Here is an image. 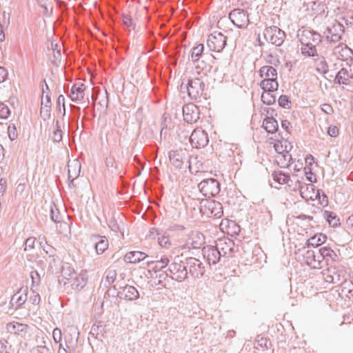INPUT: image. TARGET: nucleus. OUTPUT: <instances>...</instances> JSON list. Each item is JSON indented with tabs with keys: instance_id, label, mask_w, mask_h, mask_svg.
Wrapping results in <instances>:
<instances>
[{
	"instance_id": "nucleus-1",
	"label": "nucleus",
	"mask_w": 353,
	"mask_h": 353,
	"mask_svg": "<svg viewBox=\"0 0 353 353\" xmlns=\"http://www.w3.org/2000/svg\"><path fill=\"white\" fill-rule=\"evenodd\" d=\"M168 272L170 273V277L177 282H183L188 278L185 261H182L179 256H176L169 265Z\"/></svg>"
},
{
	"instance_id": "nucleus-2",
	"label": "nucleus",
	"mask_w": 353,
	"mask_h": 353,
	"mask_svg": "<svg viewBox=\"0 0 353 353\" xmlns=\"http://www.w3.org/2000/svg\"><path fill=\"white\" fill-rule=\"evenodd\" d=\"M201 205V214L208 217L220 219L223 215L222 204L214 199H205Z\"/></svg>"
},
{
	"instance_id": "nucleus-3",
	"label": "nucleus",
	"mask_w": 353,
	"mask_h": 353,
	"mask_svg": "<svg viewBox=\"0 0 353 353\" xmlns=\"http://www.w3.org/2000/svg\"><path fill=\"white\" fill-rule=\"evenodd\" d=\"M200 192L205 197H214L221 191V185L216 179L208 178L203 179L199 184Z\"/></svg>"
},
{
	"instance_id": "nucleus-4",
	"label": "nucleus",
	"mask_w": 353,
	"mask_h": 353,
	"mask_svg": "<svg viewBox=\"0 0 353 353\" xmlns=\"http://www.w3.org/2000/svg\"><path fill=\"white\" fill-rule=\"evenodd\" d=\"M263 35L267 41L276 46H281L285 39V32L275 26L266 28Z\"/></svg>"
},
{
	"instance_id": "nucleus-5",
	"label": "nucleus",
	"mask_w": 353,
	"mask_h": 353,
	"mask_svg": "<svg viewBox=\"0 0 353 353\" xmlns=\"http://www.w3.org/2000/svg\"><path fill=\"white\" fill-rule=\"evenodd\" d=\"M188 96L192 99H197L203 95H206L205 91V83L200 78L189 79L185 85Z\"/></svg>"
},
{
	"instance_id": "nucleus-6",
	"label": "nucleus",
	"mask_w": 353,
	"mask_h": 353,
	"mask_svg": "<svg viewBox=\"0 0 353 353\" xmlns=\"http://www.w3.org/2000/svg\"><path fill=\"white\" fill-rule=\"evenodd\" d=\"M227 37L221 32H214L208 38L207 45L210 50L221 52L227 44Z\"/></svg>"
},
{
	"instance_id": "nucleus-7",
	"label": "nucleus",
	"mask_w": 353,
	"mask_h": 353,
	"mask_svg": "<svg viewBox=\"0 0 353 353\" xmlns=\"http://www.w3.org/2000/svg\"><path fill=\"white\" fill-rule=\"evenodd\" d=\"M229 19L236 28L240 29L247 28L250 23L248 12L243 9L232 10L229 14Z\"/></svg>"
},
{
	"instance_id": "nucleus-8",
	"label": "nucleus",
	"mask_w": 353,
	"mask_h": 353,
	"mask_svg": "<svg viewBox=\"0 0 353 353\" xmlns=\"http://www.w3.org/2000/svg\"><path fill=\"white\" fill-rule=\"evenodd\" d=\"M185 263L188 274L194 279L201 278L205 274V267L199 259L195 257H187Z\"/></svg>"
},
{
	"instance_id": "nucleus-9",
	"label": "nucleus",
	"mask_w": 353,
	"mask_h": 353,
	"mask_svg": "<svg viewBox=\"0 0 353 353\" xmlns=\"http://www.w3.org/2000/svg\"><path fill=\"white\" fill-rule=\"evenodd\" d=\"M216 248L223 256V263L236 252L235 244L233 240L229 238L219 239L216 241Z\"/></svg>"
},
{
	"instance_id": "nucleus-10",
	"label": "nucleus",
	"mask_w": 353,
	"mask_h": 353,
	"mask_svg": "<svg viewBox=\"0 0 353 353\" xmlns=\"http://www.w3.org/2000/svg\"><path fill=\"white\" fill-rule=\"evenodd\" d=\"M344 32L345 29L343 24L335 21L326 28V31L325 32V39L328 42L335 43L342 39Z\"/></svg>"
},
{
	"instance_id": "nucleus-11",
	"label": "nucleus",
	"mask_w": 353,
	"mask_h": 353,
	"mask_svg": "<svg viewBox=\"0 0 353 353\" xmlns=\"http://www.w3.org/2000/svg\"><path fill=\"white\" fill-rule=\"evenodd\" d=\"M297 37L301 44H319L322 39L319 33L312 29L299 30Z\"/></svg>"
},
{
	"instance_id": "nucleus-12",
	"label": "nucleus",
	"mask_w": 353,
	"mask_h": 353,
	"mask_svg": "<svg viewBox=\"0 0 353 353\" xmlns=\"http://www.w3.org/2000/svg\"><path fill=\"white\" fill-rule=\"evenodd\" d=\"M190 141L194 148H203L208 144V135L205 130L197 128L192 132L190 137Z\"/></svg>"
},
{
	"instance_id": "nucleus-13",
	"label": "nucleus",
	"mask_w": 353,
	"mask_h": 353,
	"mask_svg": "<svg viewBox=\"0 0 353 353\" xmlns=\"http://www.w3.org/2000/svg\"><path fill=\"white\" fill-rule=\"evenodd\" d=\"M183 120L188 123H195L200 118L199 108L193 104L188 103L183 107Z\"/></svg>"
},
{
	"instance_id": "nucleus-14",
	"label": "nucleus",
	"mask_w": 353,
	"mask_h": 353,
	"mask_svg": "<svg viewBox=\"0 0 353 353\" xmlns=\"http://www.w3.org/2000/svg\"><path fill=\"white\" fill-rule=\"evenodd\" d=\"M202 252L203 257L207 260L210 265H216L221 262L223 259L221 254H220L216 246H204L202 249Z\"/></svg>"
},
{
	"instance_id": "nucleus-15",
	"label": "nucleus",
	"mask_w": 353,
	"mask_h": 353,
	"mask_svg": "<svg viewBox=\"0 0 353 353\" xmlns=\"http://www.w3.org/2000/svg\"><path fill=\"white\" fill-rule=\"evenodd\" d=\"M117 296L121 299L134 301L139 298V292L133 285H125L124 287L119 288Z\"/></svg>"
},
{
	"instance_id": "nucleus-16",
	"label": "nucleus",
	"mask_w": 353,
	"mask_h": 353,
	"mask_svg": "<svg viewBox=\"0 0 353 353\" xmlns=\"http://www.w3.org/2000/svg\"><path fill=\"white\" fill-rule=\"evenodd\" d=\"M28 299V289L20 288L11 298L9 303L10 309L17 310L21 307Z\"/></svg>"
},
{
	"instance_id": "nucleus-17",
	"label": "nucleus",
	"mask_w": 353,
	"mask_h": 353,
	"mask_svg": "<svg viewBox=\"0 0 353 353\" xmlns=\"http://www.w3.org/2000/svg\"><path fill=\"white\" fill-rule=\"evenodd\" d=\"M90 239L94 243V249L97 254H103L108 248V240L105 236L92 234Z\"/></svg>"
},
{
	"instance_id": "nucleus-18",
	"label": "nucleus",
	"mask_w": 353,
	"mask_h": 353,
	"mask_svg": "<svg viewBox=\"0 0 353 353\" xmlns=\"http://www.w3.org/2000/svg\"><path fill=\"white\" fill-rule=\"evenodd\" d=\"M296 186L299 188L301 197L305 200H314V185L305 184L299 180L296 182Z\"/></svg>"
},
{
	"instance_id": "nucleus-19",
	"label": "nucleus",
	"mask_w": 353,
	"mask_h": 353,
	"mask_svg": "<svg viewBox=\"0 0 353 353\" xmlns=\"http://www.w3.org/2000/svg\"><path fill=\"white\" fill-rule=\"evenodd\" d=\"M88 275L86 270H82L80 274H76L73 279L70 281L71 287L76 290H81L87 284Z\"/></svg>"
},
{
	"instance_id": "nucleus-20",
	"label": "nucleus",
	"mask_w": 353,
	"mask_h": 353,
	"mask_svg": "<svg viewBox=\"0 0 353 353\" xmlns=\"http://www.w3.org/2000/svg\"><path fill=\"white\" fill-rule=\"evenodd\" d=\"M169 159L170 163L179 169L182 168L184 161L188 159L182 150H171L169 152Z\"/></svg>"
},
{
	"instance_id": "nucleus-21",
	"label": "nucleus",
	"mask_w": 353,
	"mask_h": 353,
	"mask_svg": "<svg viewBox=\"0 0 353 353\" xmlns=\"http://www.w3.org/2000/svg\"><path fill=\"white\" fill-rule=\"evenodd\" d=\"M85 85L83 83L74 84L70 90V97L72 101H81L84 98Z\"/></svg>"
},
{
	"instance_id": "nucleus-22",
	"label": "nucleus",
	"mask_w": 353,
	"mask_h": 353,
	"mask_svg": "<svg viewBox=\"0 0 353 353\" xmlns=\"http://www.w3.org/2000/svg\"><path fill=\"white\" fill-rule=\"evenodd\" d=\"M51 98L50 96L47 94L45 96V98L41 99V108L40 111V114L43 121H47L50 119L51 116Z\"/></svg>"
},
{
	"instance_id": "nucleus-23",
	"label": "nucleus",
	"mask_w": 353,
	"mask_h": 353,
	"mask_svg": "<svg viewBox=\"0 0 353 353\" xmlns=\"http://www.w3.org/2000/svg\"><path fill=\"white\" fill-rule=\"evenodd\" d=\"M146 257H148V255L143 252L132 251L125 255L124 261L131 263H137L143 261Z\"/></svg>"
},
{
	"instance_id": "nucleus-24",
	"label": "nucleus",
	"mask_w": 353,
	"mask_h": 353,
	"mask_svg": "<svg viewBox=\"0 0 353 353\" xmlns=\"http://www.w3.org/2000/svg\"><path fill=\"white\" fill-rule=\"evenodd\" d=\"M262 126L269 134H274L279 129L278 121L274 117H266L263 121Z\"/></svg>"
},
{
	"instance_id": "nucleus-25",
	"label": "nucleus",
	"mask_w": 353,
	"mask_h": 353,
	"mask_svg": "<svg viewBox=\"0 0 353 353\" xmlns=\"http://www.w3.org/2000/svg\"><path fill=\"white\" fill-rule=\"evenodd\" d=\"M350 78L351 74L350 71L347 68H343L337 72L334 82L339 85H347Z\"/></svg>"
},
{
	"instance_id": "nucleus-26",
	"label": "nucleus",
	"mask_w": 353,
	"mask_h": 353,
	"mask_svg": "<svg viewBox=\"0 0 353 353\" xmlns=\"http://www.w3.org/2000/svg\"><path fill=\"white\" fill-rule=\"evenodd\" d=\"M261 78L277 79V70L272 65H264L259 70Z\"/></svg>"
},
{
	"instance_id": "nucleus-27",
	"label": "nucleus",
	"mask_w": 353,
	"mask_h": 353,
	"mask_svg": "<svg viewBox=\"0 0 353 353\" xmlns=\"http://www.w3.org/2000/svg\"><path fill=\"white\" fill-rule=\"evenodd\" d=\"M259 85L264 91L275 92L279 88L277 79H272V78L263 79Z\"/></svg>"
},
{
	"instance_id": "nucleus-28",
	"label": "nucleus",
	"mask_w": 353,
	"mask_h": 353,
	"mask_svg": "<svg viewBox=\"0 0 353 353\" xmlns=\"http://www.w3.org/2000/svg\"><path fill=\"white\" fill-rule=\"evenodd\" d=\"M326 240L327 236L323 233H319L310 237L307 241L306 245H307V247H318L319 245H321V244L325 243Z\"/></svg>"
},
{
	"instance_id": "nucleus-29",
	"label": "nucleus",
	"mask_w": 353,
	"mask_h": 353,
	"mask_svg": "<svg viewBox=\"0 0 353 353\" xmlns=\"http://www.w3.org/2000/svg\"><path fill=\"white\" fill-rule=\"evenodd\" d=\"M28 325L20 323L18 322H11L6 325V329L8 332L19 334L20 332H26Z\"/></svg>"
},
{
	"instance_id": "nucleus-30",
	"label": "nucleus",
	"mask_w": 353,
	"mask_h": 353,
	"mask_svg": "<svg viewBox=\"0 0 353 353\" xmlns=\"http://www.w3.org/2000/svg\"><path fill=\"white\" fill-rule=\"evenodd\" d=\"M271 345V342L269 339L260 336H257L254 343L255 349L263 351L269 350Z\"/></svg>"
},
{
	"instance_id": "nucleus-31",
	"label": "nucleus",
	"mask_w": 353,
	"mask_h": 353,
	"mask_svg": "<svg viewBox=\"0 0 353 353\" xmlns=\"http://www.w3.org/2000/svg\"><path fill=\"white\" fill-rule=\"evenodd\" d=\"M189 240H191V242H188V243L193 249L200 248L204 243L203 235L198 232L192 233Z\"/></svg>"
},
{
	"instance_id": "nucleus-32",
	"label": "nucleus",
	"mask_w": 353,
	"mask_h": 353,
	"mask_svg": "<svg viewBox=\"0 0 353 353\" xmlns=\"http://www.w3.org/2000/svg\"><path fill=\"white\" fill-rule=\"evenodd\" d=\"M105 327L103 321H99L92 326L90 333L94 336L96 339L101 338L103 336V332H105Z\"/></svg>"
},
{
	"instance_id": "nucleus-33",
	"label": "nucleus",
	"mask_w": 353,
	"mask_h": 353,
	"mask_svg": "<svg viewBox=\"0 0 353 353\" xmlns=\"http://www.w3.org/2000/svg\"><path fill=\"white\" fill-rule=\"evenodd\" d=\"M318 44L309 43V44H301V53L310 57H316L318 55L316 50V46Z\"/></svg>"
},
{
	"instance_id": "nucleus-34",
	"label": "nucleus",
	"mask_w": 353,
	"mask_h": 353,
	"mask_svg": "<svg viewBox=\"0 0 353 353\" xmlns=\"http://www.w3.org/2000/svg\"><path fill=\"white\" fill-rule=\"evenodd\" d=\"M276 161L281 168H288L292 163V157L289 154V150H285V153L283 154L278 155Z\"/></svg>"
},
{
	"instance_id": "nucleus-35",
	"label": "nucleus",
	"mask_w": 353,
	"mask_h": 353,
	"mask_svg": "<svg viewBox=\"0 0 353 353\" xmlns=\"http://www.w3.org/2000/svg\"><path fill=\"white\" fill-rule=\"evenodd\" d=\"M274 181L279 184H285L290 181L289 174L284 173L282 171H274L272 174Z\"/></svg>"
},
{
	"instance_id": "nucleus-36",
	"label": "nucleus",
	"mask_w": 353,
	"mask_h": 353,
	"mask_svg": "<svg viewBox=\"0 0 353 353\" xmlns=\"http://www.w3.org/2000/svg\"><path fill=\"white\" fill-rule=\"evenodd\" d=\"M169 259L167 257H162L160 260L157 261H148L147 264L148 266H150L152 264L154 265L152 267V270L155 272L161 270L163 268L166 266H169Z\"/></svg>"
},
{
	"instance_id": "nucleus-37",
	"label": "nucleus",
	"mask_w": 353,
	"mask_h": 353,
	"mask_svg": "<svg viewBox=\"0 0 353 353\" xmlns=\"http://www.w3.org/2000/svg\"><path fill=\"white\" fill-rule=\"evenodd\" d=\"M204 46L203 44H198L193 47L191 50V60L196 62L197 60L202 59L203 57Z\"/></svg>"
},
{
	"instance_id": "nucleus-38",
	"label": "nucleus",
	"mask_w": 353,
	"mask_h": 353,
	"mask_svg": "<svg viewBox=\"0 0 353 353\" xmlns=\"http://www.w3.org/2000/svg\"><path fill=\"white\" fill-rule=\"evenodd\" d=\"M323 217L332 227H337L340 225L339 219L334 212L325 210L323 213Z\"/></svg>"
},
{
	"instance_id": "nucleus-39",
	"label": "nucleus",
	"mask_w": 353,
	"mask_h": 353,
	"mask_svg": "<svg viewBox=\"0 0 353 353\" xmlns=\"http://www.w3.org/2000/svg\"><path fill=\"white\" fill-rule=\"evenodd\" d=\"M331 252H332V250L330 247L321 248L317 252V261L321 262V260H325L328 262Z\"/></svg>"
},
{
	"instance_id": "nucleus-40",
	"label": "nucleus",
	"mask_w": 353,
	"mask_h": 353,
	"mask_svg": "<svg viewBox=\"0 0 353 353\" xmlns=\"http://www.w3.org/2000/svg\"><path fill=\"white\" fill-rule=\"evenodd\" d=\"M50 217L54 223H61L62 221L60 212L53 202L50 205Z\"/></svg>"
},
{
	"instance_id": "nucleus-41",
	"label": "nucleus",
	"mask_w": 353,
	"mask_h": 353,
	"mask_svg": "<svg viewBox=\"0 0 353 353\" xmlns=\"http://www.w3.org/2000/svg\"><path fill=\"white\" fill-rule=\"evenodd\" d=\"M77 272L70 265H63L61 268V277L65 280L72 281Z\"/></svg>"
},
{
	"instance_id": "nucleus-42",
	"label": "nucleus",
	"mask_w": 353,
	"mask_h": 353,
	"mask_svg": "<svg viewBox=\"0 0 353 353\" xmlns=\"http://www.w3.org/2000/svg\"><path fill=\"white\" fill-rule=\"evenodd\" d=\"M272 92L264 91L261 94V101L266 105H270L276 102V97L272 93Z\"/></svg>"
},
{
	"instance_id": "nucleus-43",
	"label": "nucleus",
	"mask_w": 353,
	"mask_h": 353,
	"mask_svg": "<svg viewBox=\"0 0 353 353\" xmlns=\"http://www.w3.org/2000/svg\"><path fill=\"white\" fill-rule=\"evenodd\" d=\"M192 63L196 69L201 70V71L203 72L205 74L211 72L212 66L210 64H207L205 60L200 59L197 60V61Z\"/></svg>"
},
{
	"instance_id": "nucleus-44",
	"label": "nucleus",
	"mask_w": 353,
	"mask_h": 353,
	"mask_svg": "<svg viewBox=\"0 0 353 353\" xmlns=\"http://www.w3.org/2000/svg\"><path fill=\"white\" fill-rule=\"evenodd\" d=\"M329 274L325 277V281L329 283H336L341 281V275L334 270H328Z\"/></svg>"
},
{
	"instance_id": "nucleus-45",
	"label": "nucleus",
	"mask_w": 353,
	"mask_h": 353,
	"mask_svg": "<svg viewBox=\"0 0 353 353\" xmlns=\"http://www.w3.org/2000/svg\"><path fill=\"white\" fill-rule=\"evenodd\" d=\"M72 165H68V187L70 188H74L75 185L74 183V180L76 179L79 175V168L77 171H75L74 174H72Z\"/></svg>"
},
{
	"instance_id": "nucleus-46",
	"label": "nucleus",
	"mask_w": 353,
	"mask_h": 353,
	"mask_svg": "<svg viewBox=\"0 0 353 353\" xmlns=\"http://www.w3.org/2000/svg\"><path fill=\"white\" fill-rule=\"evenodd\" d=\"M187 161L189 164L188 168L190 170V172L191 173H193L192 169H193V164L195 165L196 168L200 169L203 168V163L201 161L198 160V157H190L188 158Z\"/></svg>"
},
{
	"instance_id": "nucleus-47",
	"label": "nucleus",
	"mask_w": 353,
	"mask_h": 353,
	"mask_svg": "<svg viewBox=\"0 0 353 353\" xmlns=\"http://www.w3.org/2000/svg\"><path fill=\"white\" fill-rule=\"evenodd\" d=\"M205 199H199V198H191L189 200L188 205L192 208L193 210H196V208L199 209V212L201 213V205H203V201Z\"/></svg>"
},
{
	"instance_id": "nucleus-48",
	"label": "nucleus",
	"mask_w": 353,
	"mask_h": 353,
	"mask_svg": "<svg viewBox=\"0 0 353 353\" xmlns=\"http://www.w3.org/2000/svg\"><path fill=\"white\" fill-rule=\"evenodd\" d=\"M315 198L319 199V203L323 207H325L328 205L327 196L322 190H317L315 194Z\"/></svg>"
},
{
	"instance_id": "nucleus-49",
	"label": "nucleus",
	"mask_w": 353,
	"mask_h": 353,
	"mask_svg": "<svg viewBox=\"0 0 353 353\" xmlns=\"http://www.w3.org/2000/svg\"><path fill=\"white\" fill-rule=\"evenodd\" d=\"M278 103L279 105L283 108L290 109L291 108L292 102L288 96L282 94L278 99Z\"/></svg>"
},
{
	"instance_id": "nucleus-50",
	"label": "nucleus",
	"mask_w": 353,
	"mask_h": 353,
	"mask_svg": "<svg viewBox=\"0 0 353 353\" xmlns=\"http://www.w3.org/2000/svg\"><path fill=\"white\" fill-rule=\"evenodd\" d=\"M316 70L321 73L326 74L328 72V65L323 57L321 59H319L316 61Z\"/></svg>"
},
{
	"instance_id": "nucleus-51",
	"label": "nucleus",
	"mask_w": 353,
	"mask_h": 353,
	"mask_svg": "<svg viewBox=\"0 0 353 353\" xmlns=\"http://www.w3.org/2000/svg\"><path fill=\"white\" fill-rule=\"evenodd\" d=\"M353 288V282L350 280H344L341 283V290L342 294H345L346 292H349L350 290H352Z\"/></svg>"
},
{
	"instance_id": "nucleus-52",
	"label": "nucleus",
	"mask_w": 353,
	"mask_h": 353,
	"mask_svg": "<svg viewBox=\"0 0 353 353\" xmlns=\"http://www.w3.org/2000/svg\"><path fill=\"white\" fill-rule=\"evenodd\" d=\"M63 132L59 125V121H57V129L53 132L52 140L54 142L59 143L62 140Z\"/></svg>"
},
{
	"instance_id": "nucleus-53",
	"label": "nucleus",
	"mask_w": 353,
	"mask_h": 353,
	"mask_svg": "<svg viewBox=\"0 0 353 353\" xmlns=\"http://www.w3.org/2000/svg\"><path fill=\"white\" fill-rule=\"evenodd\" d=\"M106 281L108 285L112 284L117 278V272L115 270L110 269L106 272Z\"/></svg>"
},
{
	"instance_id": "nucleus-54",
	"label": "nucleus",
	"mask_w": 353,
	"mask_h": 353,
	"mask_svg": "<svg viewBox=\"0 0 353 353\" xmlns=\"http://www.w3.org/2000/svg\"><path fill=\"white\" fill-rule=\"evenodd\" d=\"M10 114V108L3 103H0V118L6 119Z\"/></svg>"
},
{
	"instance_id": "nucleus-55",
	"label": "nucleus",
	"mask_w": 353,
	"mask_h": 353,
	"mask_svg": "<svg viewBox=\"0 0 353 353\" xmlns=\"http://www.w3.org/2000/svg\"><path fill=\"white\" fill-rule=\"evenodd\" d=\"M61 50L53 51V59L51 62L54 65L58 66L61 62Z\"/></svg>"
},
{
	"instance_id": "nucleus-56",
	"label": "nucleus",
	"mask_w": 353,
	"mask_h": 353,
	"mask_svg": "<svg viewBox=\"0 0 353 353\" xmlns=\"http://www.w3.org/2000/svg\"><path fill=\"white\" fill-rule=\"evenodd\" d=\"M321 110L326 114L332 115L334 110L332 106L329 103H323L320 106Z\"/></svg>"
},
{
	"instance_id": "nucleus-57",
	"label": "nucleus",
	"mask_w": 353,
	"mask_h": 353,
	"mask_svg": "<svg viewBox=\"0 0 353 353\" xmlns=\"http://www.w3.org/2000/svg\"><path fill=\"white\" fill-rule=\"evenodd\" d=\"M304 172L308 181L311 183L316 182V177L314 176V173L312 172L311 168L305 167L304 168Z\"/></svg>"
},
{
	"instance_id": "nucleus-58",
	"label": "nucleus",
	"mask_w": 353,
	"mask_h": 353,
	"mask_svg": "<svg viewBox=\"0 0 353 353\" xmlns=\"http://www.w3.org/2000/svg\"><path fill=\"white\" fill-rule=\"evenodd\" d=\"M62 105L63 109V116L65 114V97L63 94H60L57 100V108L61 112V106Z\"/></svg>"
},
{
	"instance_id": "nucleus-59",
	"label": "nucleus",
	"mask_w": 353,
	"mask_h": 353,
	"mask_svg": "<svg viewBox=\"0 0 353 353\" xmlns=\"http://www.w3.org/2000/svg\"><path fill=\"white\" fill-rule=\"evenodd\" d=\"M61 330L59 328L56 327L54 329L52 332V337L56 343H61Z\"/></svg>"
},
{
	"instance_id": "nucleus-60",
	"label": "nucleus",
	"mask_w": 353,
	"mask_h": 353,
	"mask_svg": "<svg viewBox=\"0 0 353 353\" xmlns=\"http://www.w3.org/2000/svg\"><path fill=\"white\" fill-rule=\"evenodd\" d=\"M35 240H36V239L34 237H32V236L28 237L25 241L26 248H25L24 250L26 251V250H28V249H29V250L34 249Z\"/></svg>"
},
{
	"instance_id": "nucleus-61",
	"label": "nucleus",
	"mask_w": 353,
	"mask_h": 353,
	"mask_svg": "<svg viewBox=\"0 0 353 353\" xmlns=\"http://www.w3.org/2000/svg\"><path fill=\"white\" fill-rule=\"evenodd\" d=\"M42 250L48 256H54V254H55L57 252V250L49 244L42 248Z\"/></svg>"
},
{
	"instance_id": "nucleus-62",
	"label": "nucleus",
	"mask_w": 353,
	"mask_h": 353,
	"mask_svg": "<svg viewBox=\"0 0 353 353\" xmlns=\"http://www.w3.org/2000/svg\"><path fill=\"white\" fill-rule=\"evenodd\" d=\"M268 57L270 58V59H266V62L268 63L273 65L274 66H277L280 64L279 59L277 57H274L272 54H271V53L268 54Z\"/></svg>"
},
{
	"instance_id": "nucleus-63",
	"label": "nucleus",
	"mask_w": 353,
	"mask_h": 353,
	"mask_svg": "<svg viewBox=\"0 0 353 353\" xmlns=\"http://www.w3.org/2000/svg\"><path fill=\"white\" fill-rule=\"evenodd\" d=\"M168 276H170V273L169 272H168V270L165 272H162L158 274L157 276V277L158 278V284L162 286H165V285L163 283V281H165Z\"/></svg>"
},
{
	"instance_id": "nucleus-64",
	"label": "nucleus",
	"mask_w": 353,
	"mask_h": 353,
	"mask_svg": "<svg viewBox=\"0 0 353 353\" xmlns=\"http://www.w3.org/2000/svg\"><path fill=\"white\" fill-rule=\"evenodd\" d=\"M327 134L332 137H336L339 134V129L335 125H330L327 128Z\"/></svg>"
}]
</instances>
